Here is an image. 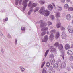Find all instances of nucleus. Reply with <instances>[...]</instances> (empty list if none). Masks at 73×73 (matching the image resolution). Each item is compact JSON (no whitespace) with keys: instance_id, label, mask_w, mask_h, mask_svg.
Returning a JSON list of instances; mask_svg holds the SVG:
<instances>
[{"instance_id":"864d4df0","label":"nucleus","mask_w":73,"mask_h":73,"mask_svg":"<svg viewBox=\"0 0 73 73\" xmlns=\"http://www.w3.org/2000/svg\"><path fill=\"white\" fill-rule=\"evenodd\" d=\"M1 52L2 53H4V50H3V49H1Z\"/></svg>"},{"instance_id":"8fccbe9b","label":"nucleus","mask_w":73,"mask_h":73,"mask_svg":"<svg viewBox=\"0 0 73 73\" xmlns=\"http://www.w3.org/2000/svg\"><path fill=\"white\" fill-rule=\"evenodd\" d=\"M50 69L51 70H52V69H53V67L52 66H50Z\"/></svg>"},{"instance_id":"e2e57ef3","label":"nucleus","mask_w":73,"mask_h":73,"mask_svg":"<svg viewBox=\"0 0 73 73\" xmlns=\"http://www.w3.org/2000/svg\"><path fill=\"white\" fill-rule=\"evenodd\" d=\"M3 21H5V19L3 20Z\"/></svg>"},{"instance_id":"4d7b16f0","label":"nucleus","mask_w":73,"mask_h":73,"mask_svg":"<svg viewBox=\"0 0 73 73\" xmlns=\"http://www.w3.org/2000/svg\"><path fill=\"white\" fill-rule=\"evenodd\" d=\"M5 21H8V17H7L6 18Z\"/></svg>"},{"instance_id":"6e6d98bb","label":"nucleus","mask_w":73,"mask_h":73,"mask_svg":"<svg viewBox=\"0 0 73 73\" xmlns=\"http://www.w3.org/2000/svg\"><path fill=\"white\" fill-rule=\"evenodd\" d=\"M66 0L67 3H69V2H70V0Z\"/></svg>"},{"instance_id":"9d476101","label":"nucleus","mask_w":73,"mask_h":73,"mask_svg":"<svg viewBox=\"0 0 73 73\" xmlns=\"http://www.w3.org/2000/svg\"><path fill=\"white\" fill-rule=\"evenodd\" d=\"M22 2V0H15V4L16 5H18L19 3V5L21 4V3Z\"/></svg>"},{"instance_id":"6ab92c4d","label":"nucleus","mask_w":73,"mask_h":73,"mask_svg":"<svg viewBox=\"0 0 73 73\" xmlns=\"http://www.w3.org/2000/svg\"><path fill=\"white\" fill-rule=\"evenodd\" d=\"M55 15L56 16L57 18L59 17L60 16V12H58L56 13Z\"/></svg>"},{"instance_id":"052dcab7","label":"nucleus","mask_w":73,"mask_h":73,"mask_svg":"<svg viewBox=\"0 0 73 73\" xmlns=\"http://www.w3.org/2000/svg\"><path fill=\"white\" fill-rule=\"evenodd\" d=\"M72 24H73V20L72 21Z\"/></svg>"},{"instance_id":"58836bf2","label":"nucleus","mask_w":73,"mask_h":73,"mask_svg":"<svg viewBox=\"0 0 73 73\" xmlns=\"http://www.w3.org/2000/svg\"><path fill=\"white\" fill-rule=\"evenodd\" d=\"M66 69L68 70V71H70L71 70V68L70 67H68Z\"/></svg>"},{"instance_id":"2f4dec72","label":"nucleus","mask_w":73,"mask_h":73,"mask_svg":"<svg viewBox=\"0 0 73 73\" xmlns=\"http://www.w3.org/2000/svg\"><path fill=\"white\" fill-rule=\"evenodd\" d=\"M69 7V5H68V4H66L64 5V8L65 9H66L67 8H68Z\"/></svg>"},{"instance_id":"a19ab883","label":"nucleus","mask_w":73,"mask_h":73,"mask_svg":"<svg viewBox=\"0 0 73 73\" xmlns=\"http://www.w3.org/2000/svg\"><path fill=\"white\" fill-rule=\"evenodd\" d=\"M37 5L36 3H33L32 4V7L33 8V7H36V5Z\"/></svg>"},{"instance_id":"a878e982","label":"nucleus","mask_w":73,"mask_h":73,"mask_svg":"<svg viewBox=\"0 0 73 73\" xmlns=\"http://www.w3.org/2000/svg\"><path fill=\"white\" fill-rule=\"evenodd\" d=\"M39 9H40V7H37L35 9H34L33 11L34 12H36L38 11V10H39Z\"/></svg>"},{"instance_id":"473e14b6","label":"nucleus","mask_w":73,"mask_h":73,"mask_svg":"<svg viewBox=\"0 0 73 73\" xmlns=\"http://www.w3.org/2000/svg\"><path fill=\"white\" fill-rule=\"evenodd\" d=\"M60 28L61 29V31H65V28L63 26H61L60 27Z\"/></svg>"},{"instance_id":"a211bd4d","label":"nucleus","mask_w":73,"mask_h":73,"mask_svg":"<svg viewBox=\"0 0 73 73\" xmlns=\"http://www.w3.org/2000/svg\"><path fill=\"white\" fill-rule=\"evenodd\" d=\"M56 9L57 11H62V7L58 5L56 8Z\"/></svg>"},{"instance_id":"7c9ffc66","label":"nucleus","mask_w":73,"mask_h":73,"mask_svg":"<svg viewBox=\"0 0 73 73\" xmlns=\"http://www.w3.org/2000/svg\"><path fill=\"white\" fill-rule=\"evenodd\" d=\"M46 67H47V68H49V66H50V63L49 62H47L46 64Z\"/></svg>"},{"instance_id":"4c0bfd02","label":"nucleus","mask_w":73,"mask_h":73,"mask_svg":"<svg viewBox=\"0 0 73 73\" xmlns=\"http://www.w3.org/2000/svg\"><path fill=\"white\" fill-rule=\"evenodd\" d=\"M46 67H44V68L43 71H42V73H44V72H46Z\"/></svg>"},{"instance_id":"4468645a","label":"nucleus","mask_w":73,"mask_h":73,"mask_svg":"<svg viewBox=\"0 0 73 73\" xmlns=\"http://www.w3.org/2000/svg\"><path fill=\"white\" fill-rule=\"evenodd\" d=\"M54 37V34H53V33H51L50 34L49 36L50 40H53Z\"/></svg>"},{"instance_id":"3c124183","label":"nucleus","mask_w":73,"mask_h":73,"mask_svg":"<svg viewBox=\"0 0 73 73\" xmlns=\"http://www.w3.org/2000/svg\"><path fill=\"white\" fill-rule=\"evenodd\" d=\"M9 38H11V35L9 34H8L7 36Z\"/></svg>"},{"instance_id":"79ce46f5","label":"nucleus","mask_w":73,"mask_h":73,"mask_svg":"<svg viewBox=\"0 0 73 73\" xmlns=\"http://www.w3.org/2000/svg\"><path fill=\"white\" fill-rule=\"evenodd\" d=\"M21 30L22 31H25V27H21Z\"/></svg>"},{"instance_id":"5701e85b","label":"nucleus","mask_w":73,"mask_h":73,"mask_svg":"<svg viewBox=\"0 0 73 73\" xmlns=\"http://www.w3.org/2000/svg\"><path fill=\"white\" fill-rule=\"evenodd\" d=\"M51 20H53L54 19L55 17L53 15H51L49 16Z\"/></svg>"},{"instance_id":"bf43d9fd","label":"nucleus","mask_w":73,"mask_h":73,"mask_svg":"<svg viewBox=\"0 0 73 73\" xmlns=\"http://www.w3.org/2000/svg\"><path fill=\"white\" fill-rule=\"evenodd\" d=\"M49 32H48V31H47V34H48V35H49Z\"/></svg>"},{"instance_id":"49530a36","label":"nucleus","mask_w":73,"mask_h":73,"mask_svg":"<svg viewBox=\"0 0 73 73\" xmlns=\"http://www.w3.org/2000/svg\"><path fill=\"white\" fill-rule=\"evenodd\" d=\"M52 5L54 7L55 9H56V5H55V4H54V3H52Z\"/></svg>"},{"instance_id":"4be33fe9","label":"nucleus","mask_w":73,"mask_h":73,"mask_svg":"<svg viewBox=\"0 0 73 73\" xmlns=\"http://www.w3.org/2000/svg\"><path fill=\"white\" fill-rule=\"evenodd\" d=\"M61 23L58 22L56 25V26L57 28H59L61 26Z\"/></svg>"},{"instance_id":"c03bdc74","label":"nucleus","mask_w":73,"mask_h":73,"mask_svg":"<svg viewBox=\"0 0 73 73\" xmlns=\"http://www.w3.org/2000/svg\"><path fill=\"white\" fill-rule=\"evenodd\" d=\"M70 61H72V60H73V56H71L70 58Z\"/></svg>"},{"instance_id":"412c9836","label":"nucleus","mask_w":73,"mask_h":73,"mask_svg":"<svg viewBox=\"0 0 73 73\" xmlns=\"http://www.w3.org/2000/svg\"><path fill=\"white\" fill-rule=\"evenodd\" d=\"M19 68L21 69V71L22 73H23L24 71H25V68H24L23 67L20 66L19 67Z\"/></svg>"},{"instance_id":"cd10ccee","label":"nucleus","mask_w":73,"mask_h":73,"mask_svg":"<svg viewBox=\"0 0 73 73\" xmlns=\"http://www.w3.org/2000/svg\"><path fill=\"white\" fill-rule=\"evenodd\" d=\"M48 28L46 27L42 29H41L42 31H48Z\"/></svg>"},{"instance_id":"13d9d810","label":"nucleus","mask_w":73,"mask_h":73,"mask_svg":"<svg viewBox=\"0 0 73 73\" xmlns=\"http://www.w3.org/2000/svg\"><path fill=\"white\" fill-rule=\"evenodd\" d=\"M45 73H49V71H47L45 72Z\"/></svg>"},{"instance_id":"72a5a7b5","label":"nucleus","mask_w":73,"mask_h":73,"mask_svg":"<svg viewBox=\"0 0 73 73\" xmlns=\"http://www.w3.org/2000/svg\"><path fill=\"white\" fill-rule=\"evenodd\" d=\"M54 55L52 54H50V58H53L54 57Z\"/></svg>"},{"instance_id":"9b49d317","label":"nucleus","mask_w":73,"mask_h":73,"mask_svg":"<svg viewBox=\"0 0 73 73\" xmlns=\"http://www.w3.org/2000/svg\"><path fill=\"white\" fill-rule=\"evenodd\" d=\"M60 33L58 31L57 32L55 36V38L56 39H57V38H58L60 37Z\"/></svg>"},{"instance_id":"bb28decb","label":"nucleus","mask_w":73,"mask_h":73,"mask_svg":"<svg viewBox=\"0 0 73 73\" xmlns=\"http://www.w3.org/2000/svg\"><path fill=\"white\" fill-rule=\"evenodd\" d=\"M50 62L51 64H53L55 62V60L54 59H52L50 60Z\"/></svg>"},{"instance_id":"20e7f679","label":"nucleus","mask_w":73,"mask_h":73,"mask_svg":"<svg viewBox=\"0 0 73 73\" xmlns=\"http://www.w3.org/2000/svg\"><path fill=\"white\" fill-rule=\"evenodd\" d=\"M68 30L70 33H73V27L71 26H69L68 28Z\"/></svg>"},{"instance_id":"de8ad7c7","label":"nucleus","mask_w":73,"mask_h":73,"mask_svg":"<svg viewBox=\"0 0 73 73\" xmlns=\"http://www.w3.org/2000/svg\"><path fill=\"white\" fill-rule=\"evenodd\" d=\"M71 67L73 69V63H71Z\"/></svg>"},{"instance_id":"393cba45","label":"nucleus","mask_w":73,"mask_h":73,"mask_svg":"<svg viewBox=\"0 0 73 73\" xmlns=\"http://www.w3.org/2000/svg\"><path fill=\"white\" fill-rule=\"evenodd\" d=\"M39 2L40 4H41V5H42V4H44L45 3V1L43 0H40L39 1Z\"/></svg>"},{"instance_id":"5fc2aeb1","label":"nucleus","mask_w":73,"mask_h":73,"mask_svg":"<svg viewBox=\"0 0 73 73\" xmlns=\"http://www.w3.org/2000/svg\"><path fill=\"white\" fill-rule=\"evenodd\" d=\"M15 44L16 45H17V39H15Z\"/></svg>"},{"instance_id":"6e6552de","label":"nucleus","mask_w":73,"mask_h":73,"mask_svg":"<svg viewBox=\"0 0 73 73\" xmlns=\"http://www.w3.org/2000/svg\"><path fill=\"white\" fill-rule=\"evenodd\" d=\"M66 63H65L64 62H63L61 64V65H60V68H65L66 67Z\"/></svg>"},{"instance_id":"680f3d73","label":"nucleus","mask_w":73,"mask_h":73,"mask_svg":"<svg viewBox=\"0 0 73 73\" xmlns=\"http://www.w3.org/2000/svg\"><path fill=\"white\" fill-rule=\"evenodd\" d=\"M53 28V27H50V28Z\"/></svg>"},{"instance_id":"2eb2a0df","label":"nucleus","mask_w":73,"mask_h":73,"mask_svg":"<svg viewBox=\"0 0 73 73\" xmlns=\"http://www.w3.org/2000/svg\"><path fill=\"white\" fill-rule=\"evenodd\" d=\"M70 48V45L69 44H66L65 45V49L66 50H69Z\"/></svg>"},{"instance_id":"37998d69","label":"nucleus","mask_w":73,"mask_h":73,"mask_svg":"<svg viewBox=\"0 0 73 73\" xmlns=\"http://www.w3.org/2000/svg\"><path fill=\"white\" fill-rule=\"evenodd\" d=\"M57 62L58 64H60V63L61 62V61L60 60H57Z\"/></svg>"},{"instance_id":"1a4fd4ad","label":"nucleus","mask_w":73,"mask_h":73,"mask_svg":"<svg viewBox=\"0 0 73 73\" xmlns=\"http://www.w3.org/2000/svg\"><path fill=\"white\" fill-rule=\"evenodd\" d=\"M48 35H46L44 36V39H42V42H46L48 41Z\"/></svg>"},{"instance_id":"c756f323","label":"nucleus","mask_w":73,"mask_h":73,"mask_svg":"<svg viewBox=\"0 0 73 73\" xmlns=\"http://www.w3.org/2000/svg\"><path fill=\"white\" fill-rule=\"evenodd\" d=\"M49 50H48L45 52V57H46L47 56V55H48V53H49Z\"/></svg>"},{"instance_id":"f704fd0d","label":"nucleus","mask_w":73,"mask_h":73,"mask_svg":"<svg viewBox=\"0 0 73 73\" xmlns=\"http://www.w3.org/2000/svg\"><path fill=\"white\" fill-rule=\"evenodd\" d=\"M44 64H45V62L44 61L43 62V63H42V65H41V68H43V67H44Z\"/></svg>"},{"instance_id":"c85d7f7f","label":"nucleus","mask_w":73,"mask_h":73,"mask_svg":"<svg viewBox=\"0 0 73 73\" xmlns=\"http://www.w3.org/2000/svg\"><path fill=\"white\" fill-rule=\"evenodd\" d=\"M68 10L69 11H73V7H69L68 9Z\"/></svg>"},{"instance_id":"ddd939ff","label":"nucleus","mask_w":73,"mask_h":73,"mask_svg":"<svg viewBox=\"0 0 73 73\" xmlns=\"http://www.w3.org/2000/svg\"><path fill=\"white\" fill-rule=\"evenodd\" d=\"M40 23H41V27H42L43 26H46V23L45 22H42V20L40 21Z\"/></svg>"},{"instance_id":"603ef678","label":"nucleus","mask_w":73,"mask_h":73,"mask_svg":"<svg viewBox=\"0 0 73 73\" xmlns=\"http://www.w3.org/2000/svg\"><path fill=\"white\" fill-rule=\"evenodd\" d=\"M0 35L1 36H3V33H2L1 31H0Z\"/></svg>"},{"instance_id":"f8f14e48","label":"nucleus","mask_w":73,"mask_h":73,"mask_svg":"<svg viewBox=\"0 0 73 73\" xmlns=\"http://www.w3.org/2000/svg\"><path fill=\"white\" fill-rule=\"evenodd\" d=\"M50 49H51L50 51L51 53H54V52H56V49L54 48V47L53 46H51L50 47Z\"/></svg>"},{"instance_id":"e433bc0d","label":"nucleus","mask_w":73,"mask_h":73,"mask_svg":"<svg viewBox=\"0 0 73 73\" xmlns=\"http://www.w3.org/2000/svg\"><path fill=\"white\" fill-rule=\"evenodd\" d=\"M46 32H42L41 33V36H44L45 34H46Z\"/></svg>"},{"instance_id":"39448f33","label":"nucleus","mask_w":73,"mask_h":73,"mask_svg":"<svg viewBox=\"0 0 73 73\" xmlns=\"http://www.w3.org/2000/svg\"><path fill=\"white\" fill-rule=\"evenodd\" d=\"M53 67L54 68L56 69L58 71H59L60 69V66L58 65V64L57 63L55 64H54Z\"/></svg>"},{"instance_id":"c9c22d12","label":"nucleus","mask_w":73,"mask_h":73,"mask_svg":"<svg viewBox=\"0 0 73 73\" xmlns=\"http://www.w3.org/2000/svg\"><path fill=\"white\" fill-rule=\"evenodd\" d=\"M49 73H55V71L54 70H50Z\"/></svg>"},{"instance_id":"f257e3e1","label":"nucleus","mask_w":73,"mask_h":73,"mask_svg":"<svg viewBox=\"0 0 73 73\" xmlns=\"http://www.w3.org/2000/svg\"><path fill=\"white\" fill-rule=\"evenodd\" d=\"M54 46L56 47H58V49L60 50V53L63 54L61 56L63 58V60H64V55H65V50L63 48V46L61 44L59 45V43L58 42H56L54 44Z\"/></svg>"},{"instance_id":"423d86ee","label":"nucleus","mask_w":73,"mask_h":73,"mask_svg":"<svg viewBox=\"0 0 73 73\" xmlns=\"http://www.w3.org/2000/svg\"><path fill=\"white\" fill-rule=\"evenodd\" d=\"M66 19L68 21H70L71 20V15L69 14H68L66 16Z\"/></svg>"},{"instance_id":"7ed1b4c3","label":"nucleus","mask_w":73,"mask_h":73,"mask_svg":"<svg viewBox=\"0 0 73 73\" xmlns=\"http://www.w3.org/2000/svg\"><path fill=\"white\" fill-rule=\"evenodd\" d=\"M29 0H23V5L24 6L23 8V11H25L27 6V2H28Z\"/></svg>"},{"instance_id":"aec40b11","label":"nucleus","mask_w":73,"mask_h":73,"mask_svg":"<svg viewBox=\"0 0 73 73\" xmlns=\"http://www.w3.org/2000/svg\"><path fill=\"white\" fill-rule=\"evenodd\" d=\"M67 53L68 55H72L73 52L71 51V50H68L67 52Z\"/></svg>"},{"instance_id":"ea45409f","label":"nucleus","mask_w":73,"mask_h":73,"mask_svg":"<svg viewBox=\"0 0 73 73\" xmlns=\"http://www.w3.org/2000/svg\"><path fill=\"white\" fill-rule=\"evenodd\" d=\"M56 32V30L54 29L51 30L50 31V33H55Z\"/></svg>"},{"instance_id":"f3484780","label":"nucleus","mask_w":73,"mask_h":73,"mask_svg":"<svg viewBox=\"0 0 73 73\" xmlns=\"http://www.w3.org/2000/svg\"><path fill=\"white\" fill-rule=\"evenodd\" d=\"M32 4H33L32 3V1H30L29 4L28 5V7H30V9H33V7H32Z\"/></svg>"},{"instance_id":"0eeeda50","label":"nucleus","mask_w":73,"mask_h":73,"mask_svg":"<svg viewBox=\"0 0 73 73\" xmlns=\"http://www.w3.org/2000/svg\"><path fill=\"white\" fill-rule=\"evenodd\" d=\"M67 36L66 35V33L64 31L62 33V38L63 39H65L66 38Z\"/></svg>"},{"instance_id":"dca6fc26","label":"nucleus","mask_w":73,"mask_h":73,"mask_svg":"<svg viewBox=\"0 0 73 73\" xmlns=\"http://www.w3.org/2000/svg\"><path fill=\"white\" fill-rule=\"evenodd\" d=\"M48 9L49 11H52L53 9V7L51 5H49L48 6Z\"/></svg>"},{"instance_id":"b1692460","label":"nucleus","mask_w":73,"mask_h":73,"mask_svg":"<svg viewBox=\"0 0 73 73\" xmlns=\"http://www.w3.org/2000/svg\"><path fill=\"white\" fill-rule=\"evenodd\" d=\"M33 11V9H30V11H28V15H29V16H30V15H31V13L32 12V11Z\"/></svg>"},{"instance_id":"a18cd8bd","label":"nucleus","mask_w":73,"mask_h":73,"mask_svg":"<svg viewBox=\"0 0 73 73\" xmlns=\"http://www.w3.org/2000/svg\"><path fill=\"white\" fill-rule=\"evenodd\" d=\"M47 23L49 25H52V22H50V21L48 22Z\"/></svg>"},{"instance_id":"09e8293b","label":"nucleus","mask_w":73,"mask_h":73,"mask_svg":"<svg viewBox=\"0 0 73 73\" xmlns=\"http://www.w3.org/2000/svg\"><path fill=\"white\" fill-rule=\"evenodd\" d=\"M61 2L62 3H65V0H61Z\"/></svg>"},{"instance_id":"f03ea898","label":"nucleus","mask_w":73,"mask_h":73,"mask_svg":"<svg viewBox=\"0 0 73 73\" xmlns=\"http://www.w3.org/2000/svg\"><path fill=\"white\" fill-rule=\"evenodd\" d=\"M39 13L42 15H44L45 16H48L50 14L49 11L48 10H45V7H41Z\"/></svg>"}]
</instances>
